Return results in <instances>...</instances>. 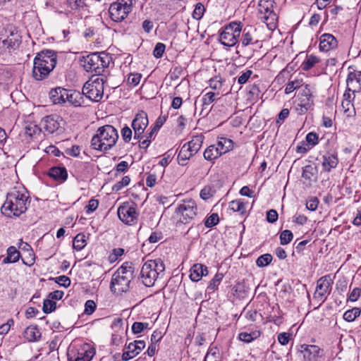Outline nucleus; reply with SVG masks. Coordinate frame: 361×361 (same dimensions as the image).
Segmentation results:
<instances>
[{
    "label": "nucleus",
    "instance_id": "51",
    "mask_svg": "<svg viewBox=\"0 0 361 361\" xmlns=\"http://www.w3.org/2000/svg\"><path fill=\"white\" fill-rule=\"evenodd\" d=\"M56 307L55 301L51 300L49 298L44 301L42 310L45 314H49L53 312Z\"/></svg>",
    "mask_w": 361,
    "mask_h": 361
},
{
    "label": "nucleus",
    "instance_id": "63",
    "mask_svg": "<svg viewBox=\"0 0 361 361\" xmlns=\"http://www.w3.org/2000/svg\"><path fill=\"white\" fill-rule=\"evenodd\" d=\"M55 282L65 288H68L71 285V279L69 277L63 275L54 279Z\"/></svg>",
    "mask_w": 361,
    "mask_h": 361
},
{
    "label": "nucleus",
    "instance_id": "47",
    "mask_svg": "<svg viewBox=\"0 0 361 361\" xmlns=\"http://www.w3.org/2000/svg\"><path fill=\"white\" fill-rule=\"evenodd\" d=\"M279 238L281 245H285L292 241L293 234L290 230H284L281 233Z\"/></svg>",
    "mask_w": 361,
    "mask_h": 361
},
{
    "label": "nucleus",
    "instance_id": "62",
    "mask_svg": "<svg viewBox=\"0 0 361 361\" xmlns=\"http://www.w3.org/2000/svg\"><path fill=\"white\" fill-rule=\"evenodd\" d=\"M306 141L312 147L315 146L319 142V136L316 133L310 132L306 135Z\"/></svg>",
    "mask_w": 361,
    "mask_h": 361
},
{
    "label": "nucleus",
    "instance_id": "26",
    "mask_svg": "<svg viewBox=\"0 0 361 361\" xmlns=\"http://www.w3.org/2000/svg\"><path fill=\"white\" fill-rule=\"evenodd\" d=\"M298 104L295 106V111L298 115L305 114L308 110L314 105V99H310L304 97L298 98Z\"/></svg>",
    "mask_w": 361,
    "mask_h": 361
},
{
    "label": "nucleus",
    "instance_id": "55",
    "mask_svg": "<svg viewBox=\"0 0 361 361\" xmlns=\"http://www.w3.org/2000/svg\"><path fill=\"white\" fill-rule=\"evenodd\" d=\"M219 221V216L216 213L212 214L209 216H208L205 221L204 226L207 228H212L216 226Z\"/></svg>",
    "mask_w": 361,
    "mask_h": 361
},
{
    "label": "nucleus",
    "instance_id": "13",
    "mask_svg": "<svg viewBox=\"0 0 361 361\" xmlns=\"http://www.w3.org/2000/svg\"><path fill=\"white\" fill-rule=\"evenodd\" d=\"M149 124L147 114L143 111H139L135 116L131 123V127L134 132L135 140L143 139V133Z\"/></svg>",
    "mask_w": 361,
    "mask_h": 361
},
{
    "label": "nucleus",
    "instance_id": "21",
    "mask_svg": "<svg viewBox=\"0 0 361 361\" xmlns=\"http://www.w3.org/2000/svg\"><path fill=\"white\" fill-rule=\"evenodd\" d=\"M319 41V50L322 51H329L336 48L338 46L336 38L329 33L322 35Z\"/></svg>",
    "mask_w": 361,
    "mask_h": 361
},
{
    "label": "nucleus",
    "instance_id": "41",
    "mask_svg": "<svg viewBox=\"0 0 361 361\" xmlns=\"http://www.w3.org/2000/svg\"><path fill=\"white\" fill-rule=\"evenodd\" d=\"M302 85V80L295 79L294 80L289 81L286 86L285 93L288 94L294 90L301 87Z\"/></svg>",
    "mask_w": 361,
    "mask_h": 361
},
{
    "label": "nucleus",
    "instance_id": "35",
    "mask_svg": "<svg viewBox=\"0 0 361 361\" xmlns=\"http://www.w3.org/2000/svg\"><path fill=\"white\" fill-rule=\"evenodd\" d=\"M229 209L235 212H239L240 215L246 213L245 203L240 199L235 200L229 202Z\"/></svg>",
    "mask_w": 361,
    "mask_h": 361
},
{
    "label": "nucleus",
    "instance_id": "48",
    "mask_svg": "<svg viewBox=\"0 0 361 361\" xmlns=\"http://www.w3.org/2000/svg\"><path fill=\"white\" fill-rule=\"evenodd\" d=\"M130 182V178L128 176H126L123 177L121 180L118 181L116 183H115L112 186V191L113 192H118L123 188L128 185Z\"/></svg>",
    "mask_w": 361,
    "mask_h": 361
},
{
    "label": "nucleus",
    "instance_id": "34",
    "mask_svg": "<svg viewBox=\"0 0 361 361\" xmlns=\"http://www.w3.org/2000/svg\"><path fill=\"white\" fill-rule=\"evenodd\" d=\"M68 8L73 11H87L86 0H66Z\"/></svg>",
    "mask_w": 361,
    "mask_h": 361
},
{
    "label": "nucleus",
    "instance_id": "33",
    "mask_svg": "<svg viewBox=\"0 0 361 361\" xmlns=\"http://www.w3.org/2000/svg\"><path fill=\"white\" fill-rule=\"evenodd\" d=\"M20 252L14 246H10L7 249V257L3 259L4 264L14 263L19 260Z\"/></svg>",
    "mask_w": 361,
    "mask_h": 361
},
{
    "label": "nucleus",
    "instance_id": "56",
    "mask_svg": "<svg viewBox=\"0 0 361 361\" xmlns=\"http://www.w3.org/2000/svg\"><path fill=\"white\" fill-rule=\"evenodd\" d=\"M141 78L142 75L140 73H130L127 80L128 85L135 87L140 83Z\"/></svg>",
    "mask_w": 361,
    "mask_h": 361
},
{
    "label": "nucleus",
    "instance_id": "36",
    "mask_svg": "<svg viewBox=\"0 0 361 361\" xmlns=\"http://www.w3.org/2000/svg\"><path fill=\"white\" fill-rule=\"evenodd\" d=\"M204 158L207 161H213L219 158L221 155L218 151V147L216 145H212L209 146L204 152Z\"/></svg>",
    "mask_w": 361,
    "mask_h": 361
},
{
    "label": "nucleus",
    "instance_id": "4",
    "mask_svg": "<svg viewBox=\"0 0 361 361\" xmlns=\"http://www.w3.org/2000/svg\"><path fill=\"white\" fill-rule=\"evenodd\" d=\"M164 271L165 264L160 258L148 260L142 267L140 278L145 286L151 287L158 279L164 277Z\"/></svg>",
    "mask_w": 361,
    "mask_h": 361
},
{
    "label": "nucleus",
    "instance_id": "19",
    "mask_svg": "<svg viewBox=\"0 0 361 361\" xmlns=\"http://www.w3.org/2000/svg\"><path fill=\"white\" fill-rule=\"evenodd\" d=\"M59 119V116L56 115H49L43 118L40 125L45 132L52 134L60 127Z\"/></svg>",
    "mask_w": 361,
    "mask_h": 361
},
{
    "label": "nucleus",
    "instance_id": "24",
    "mask_svg": "<svg viewBox=\"0 0 361 361\" xmlns=\"http://www.w3.org/2000/svg\"><path fill=\"white\" fill-rule=\"evenodd\" d=\"M48 175L54 180L63 183L68 178V172L64 166H52L49 169Z\"/></svg>",
    "mask_w": 361,
    "mask_h": 361
},
{
    "label": "nucleus",
    "instance_id": "45",
    "mask_svg": "<svg viewBox=\"0 0 361 361\" xmlns=\"http://www.w3.org/2000/svg\"><path fill=\"white\" fill-rule=\"evenodd\" d=\"M219 94V93H217ZM216 94L212 92H207L202 97V106L203 109H206L212 102L216 99Z\"/></svg>",
    "mask_w": 361,
    "mask_h": 361
},
{
    "label": "nucleus",
    "instance_id": "52",
    "mask_svg": "<svg viewBox=\"0 0 361 361\" xmlns=\"http://www.w3.org/2000/svg\"><path fill=\"white\" fill-rule=\"evenodd\" d=\"M124 254V250L121 247L114 248L109 254L108 259L111 263H114Z\"/></svg>",
    "mask_w": 361,
    "mask_h": 361
},
{
    "label": "nucleus",
    "instance_id": "9",
    "mask_svg": "<svg viewBox=\"0 0 361 361\" xmlns=\"http://www.w3.org/2000/svg\"><path fill=\"white\" fill-rule=\"evenodd\" d=\"M176 214L179 216V222L189 224L197 216V207L192 199L183 200L176 209Z\"/></svg>",
    "mask_w": 361,
    "mask_h": 361
},
{
    "label": "nucleus",
    "instance_id": "32",
    "mask_svg": "<svg viewBox=\"0 0 361 361\" xmlns=\"http://www.w3.org/2000/svg\"><path fill=\"white\" fill-rule=\"evenodd\" d=\"M233 294L239 298H244L246 297L249 288L247 286L245 281L236 283L232 288Z\"/></svg>",
    "mask_w": 361,
    "mask_h": 361
},
{
    "label": "nucleus",
    "instance_id": "17",
    "mask_svg": "<svg viewBox=\"0 0 361 361\" xmlns=\"http://www.w3.org/2000/svg\"><path fill=\"white\" fill-rule=\"evenodd\" d=\"M145 347V343L144 341L139 340L130 343L123 350L122 355L123 360L128 361L133 359L137 356Z\"/></svg>",
    "mask_w": 361,
    "mask_h": 361
},
{
    "label": "nucleus",
    "instance_id": "61",
    "mask_svg": "<svg viewBox=\"0 0 361 361\" xmlns=\"http://www.w3.org/2000/svg\"><path fill=\"white\" fill-rule=\"evenodd\" d=\"M133 131L128 126H125L121 129V135L125 142H129L131 140Z\"/></svg>",
    "mask_w": 361,
    "mask_h": 361
},
{
    "label": "nucleus",
    "instance_id": "25",
    "mask_svg": "<svg viewBox=\"0 0 361 361\" xmlns=\"http://www.w3.org/2000/svg\"><path fill=\"white\" fill-rule=\"evenodd\" d=\"M190 271V278L195 282L199 281L203 276L208 274L207 267L202 264H195Z\"/></svg>",
    "mask_w": 361,
    "mask_h": 361
},
{
    "label": "nucleus",
    "instance_id": "53",
    "mask_svg": "<svg viewBox=\"0 0 361 361\" xmlns=\"http://www.w3.org/2000/svg\"><path fill=\"white\" fill-rule=\"evenodd\" d=\"M314 91V87L310 85H305L304 89L299 94V97H304L310 99H313V92Z\"/></svg>",
    "mask_w": 361,
    "mask_h": 361
},
{
    "label": "nucleus",
    "instance_id": "18",
    "mask_svg": "<svg viewBox=\"0 0 361 361\" xmlns=\"http://www.w3.org/2000/svg\"><path fill=\"white\" fill-rule=\"evenodd\" d=\"M347 90L355 92L361 91V71H350L346 79Z\"/></svg>",
    "mask_w": 361,
    "mask_h": 361
},
{
    "label": "nucleus",
    "instance_id": "28",
    "mask_svg": "<svg viewBox=\"0 0 361 361\" xmlns=\"http://www.w3.org/2000/svg\"><path fill=\"white\" fill-rule=\"evenodd\" d=\"M188 147L186 146V145H183L177 156V161L179 165L180 166H186L188 164V160L194 156L195 154H194L192 152H190V149H188Z\"/></svg>",
    "mask_w": 361,
    "mask_h": 361
},
{
    "label": "nucleus",
    "instance_id": "15",
    "mask_svg": "<svg viewBox=\"0 0 361 361\" xmlns=\"http://www.w3.org/2000/svg\"><path fill=\"white\" fill-rule=\"evenodd\" d=\"M95 353L96 350L92 345L84 343L76 354H68V361H91Z\"/></svg>",
    "mask_w": 361,
    "mask_h": 361
},
{
    "label": "nucleus",
    "instance_id": "30",
    "mask_svg": "<svg viewBox=\"0 0 361 361\" xmlns=\"http://www.w3.org/2000/svg\"><path fill=\"white\" fill-rule=\"evenodd\" d=\"M24 337L28 341H37L41 337V332L36 326H30L24 331Z\"/></svg>",
    "mask_w": 361,
    "mask_h": 361
},
{
    "label": "nucleus",
    "instance_id": "16",
    "mask_svg": "<svg viewBox=\"0 0 361 361\" xmlns=\"http://www.w3.org/2000/svg\"><path fill=\"white\" fill-rule=\"evenodd\" d=\"M323 350L314 345H301L300 353L303 355L302 361H319Z\"/></svg>",
    "mask_w": 361,
    "mask_h": 361
},
{
    "label": "nucleus",
    "instance_id": "58",
    "mask_svg": "<svg viewBox=\"0 0 361 361\" xmlns=\"http://www.w3.org/2000/svg\"><path fill=\"white\" fill-rule=\"evenodd\" d=\"M223 85V81L220 77H214L209 80V87L216 91L221 89Z\"/></svg>",
    "mask_w": 361,
    "mask_h": 361
},
{
    "label": "nucleus",
    "instance_id": "49",
    "mask_svg": "<svg viewBox=\"0 0 361 361\" xmlns=\"http://www.w3.org/2000/svg\"><path fill=\"white\" fill-rule=\"evenodd\" d=\"M41 132V128L34 124H29L25 128V133L26 135L33 137L36 135H39Z\"/></svg>",
    "mask_w": 361,
    "mask_h": 361
},
{
    "label": "nucleus",
    "instance_id": "37",
    "mask_svg": "<svg viewBox=\"0 0 361 361\" xmlns=\"http://www.w3.org/2000/svg\"><path fill=\"white\" fill-rule=\"evenodd\" d=\"M319 61L320 59L317 56L312 54L307 55L306 59L302 63L301 68L303 71H308Z\"/></svg>",
    "mask_w": 361,
    "mask_h": 361
},
{
    "label": "nucleus",
    "instance_id": "12",
    "mask_svg": "<svg viewBox=\"0 0 361 361\" xmlns=\"http://www.w3.org/2000/svg\"><path fill=\"white\" fill-rule=\"evenodd\" d=\"M119 219L127 225H134L137 223L139 213L134 204L123 203L117 211Z\"/></svg>",
    "mask_w": 361,
    "mask_h": 361
},
{
    "label": "nucleus",
    "instance_id": "43",
    "mask_svg": "<svg viewBox=\"0 0 361 361\" xmlns=\"http://www.w3.org/2000/svg\"><path fill=\"white\" fill-rule=\"evenodd\" d=\"M317 173V168L312 165H307L302 168V177L305 180L311 181L312 178Z\"/></svg>",
    "mask_w": 361,
    "mask_h": 361
},
{
    "label": "nucleus",
    "instance_id": "64",
    "mask_svg": "<svg viewBox=\"0 0 361 361\" xmlns=\"http://www.w3.org/2000/svg\"><path fill=\"white\" fill-rule=\"evenodd\" d=\"M95 309H96L95 302L92 300H89L85 304L84 314L90 315L94 312Z\"/></svg>",
    "mask_w": 361,
    "mask_h": 361
},
{
    "label": "nucleus",
    "instance_id": "40",
    "mask_svg": "<svg viewBox=\"0 0 361 361\" xmlns=\"http://www.w3.org/2000/svg\"><path fill=\"white\" fill-rule=\"evenodd\" d=\"M86 237L85 234L80 233L76 235L73 239V249L80 251L86 245Z\"/></svg>",
    "mask_w": 361,
    "mask_h": 361
},
{
    "label": "nucleus",
    "instance_id": "39",
    "mask_svg": "<svg viewBox=\"0 0 361 361\" xmlns=\"http://www.w3.org/2000/svg\"><path fill=\"white\" fill-rule=\"evenodd\" d=\"M2 44L11 51L16 49L19 47L20 41L11 33V36L2 41Z\"/></svg>",
    "mask_w": 361,
    "mask_h": 361
},
{
    "label": "nucleus",
    "instance_id": "8",
    "mask_svg": "<svg viewBox=\"0 0 361 361\" xmlns=\"http://www.w3.org/2000/svg\"><path fill=\"white\" fill-rule=\"evenodd\" d=\"M242 30L241 23L231 22L219 34V42L226 47H232L238 42Z\"/></svg>",
    "mask_w": 361,
    "mask_h": 361
},
{
    "label": "nucleus",
    "instance_id": "50",
    "mask_svg": "<svg viewBox=\"0 0 361 361\" xmlns=\"http://www.w3.org/2000/svg\"><path fill=\"white\" fill-rule=\"evenodd\" d=\"M204 11L205 8L204 5L200 2L197 3L192 12L193 18L200 20L203 17Z\"/></svg>",
    "mask_w": 361,
    "mask_h": 361
},
{
    "label": "nucleus",
    "instance_id": "5",
    "mask_svg": "<svg viewBox=\"0 0 361 361\" xmlns=\"http://www.w3.org/2000/svg\"><path fill=\"white\" fill-rule=\"evenodd\" d=\"M241 32L237 46V49L239 50L237 52L241 51L244 54V57L249 59L252 56L255 49H251L248 50V47H261L260 40L259 39L256 28L252 25H247L243 29L242 28Z\"/></svg>",
    "mask_w": 361,
    "mask_h": 361
},
{
    "label": "nucleus",
    "instance_id": "38",
    "mask_svg": "<svg viewBox=\"0 0 361 361\" xmlns=\"http://www.w3.org/2000/svg\"><path fill=\"white\" fill-rule=\"evenodd\" d=\"M166 120V118L165 116H159L157 119L154 126L151 127L150 131L146 133V135H147V137L149 139H154L155 135L157 133V132L159 130V129L164 125Z\"/></svg>",
    "mask_w": 361,
    "mask_h": 361
},
{
    "label": "nucleus",
    "instance_id": "46",
    "mask_svg": "<svg viewBox=\"0 0 361 361\" xmlns=\"http://www.w3.org/2000/svg\"><path fill=\"white\" fill-rule=\"evenodd\" d=\"M259 335V331H254L252 333L242 332L239 334L238 338L240 341H243L245 343H250L255 338H257Z\"/></svg>",
    "mask_w": 361,
    "mask_h": 361
},
{
    "label": "nucleus",
    "instance_id": "29",
    "mask_svg": "<svg viewBox=\"0 0 361 361\" xmlns=\"http://www.w3.org/2000/svg\"><path fill=\"white\" fill-rule=\"evenodd\" d=\"M214 145L218 147L219 152L222 155L233 148V142L231 139L221 137Z\"/></svg>",
    "mask_w": 361,
    "mask_h": 361
},
{
    "label": "nucleus",
    "instance_id": "11",
    "mask_svg": "<svg viewBox=\"0 0 361 361\" xmlns=\"http://www.w3.org/2000/svg\"><path fill=\"white\" fill-rule=\"evenodd\" d=\"M333 283L334 279L330 274L320 277L317 281L314 299L320 303L324 302L331 293Z\"/></svg>",
    "mask_w": 361,
    "mask_h": 361
},
{
    "label": "nucleus",
    "instance_id": "60",
    "mask_svg": "<svg viewBox=\"0 0 361 361\" xmlns=\"http://www.w3.org/2000/svg\"><path fill=\"white\" fill-rule=\"evenodd\" d=\"M166 49V46L164 44L159 42L156 44L154 51H153V55L156 59H159L162 57L164 51Z\"/></svg>",
    "mask_w": 361,
    "mask_h": 361
},
{
    "label": "nucleus",
    "instance_id": "20",
    "mask_svg": "<svg viewBox=\"0 0 361 361\" xmlns=\"http://www.w3.org/2000/svg\"><path fill=\"white\" fill-rule=\"evenodd\" d=\"M63 97L65 103H68L75 107L80 106L84 103V97L82 93L78 91L73 90L65 89V93Z\"/></svg>",
    "mask_w": 361,
    "mask_h": 361
},
{
    "label": "nucleus",
    "instance_id": "59",
    "mask_svg": "<svg viewBox=\"0 0 361 361\" xmlns=\"http://www.w3.org/2000/svg\"><path fill=\"white\" fill-rule=\"evenodd\" d=\"M214 190L210 186H206L200 191V196L204 200H207L214 195Z\"/></svg>",
    "mask_w": 361,
    "mask_h": 361
},
{
    "label": "nucleus",
    "instance_id": "14",
    "mask_svg": "<svg viewBox=\"0 0 361 361\" xmlns=\"http://www.w3.org/2000/svg\"><path fill=\"white\" fill-rule=\"evenodd\" d=\"M56 52L54 50H42L37 54L34 59V62L39 63L40 65L48 67L54 70L56 65Z\"/></svg>",
    "mask_w": 361,
    "mask_h": 361
},
{
    "label": "nucleus",
    "instance_id": "44",
    "mask_svg": "<svg viewBox=\"0 0 361 361\" xmlns=\"http://www.w3.org/2000/svg\"><path fill=\"white\" fill-rule=\"evenodd\" d=\"M223 278L224 274L222 273H216L214 278L210 281L207 286V289L212 291L216 290L223 280Z\"/></svg>",
    "mask_w": 361,
    "mask_h": 361
},
{
    "label": "nucleus",
    "instance_id": "10",
    "mask_svg": "<svg viewBox=\"0 0 361 361\" xmlns=\"http://www.w3.org/2000/svg\"><path fill=\"white\" fill-rule=\"evenodd\" d=\"M132 11L131 0H117L111 4L109 13L114 22L123 21Z\"/></svg>",
    "mask_w": 361,
    "mask_h": 361
},
{
    "label": "nucleus",
    "instance_id": "3",
    "mask_svg": "<svg viewBox=\"0 0 361 361\" xmlns=\"http://www.w3.org/2000/svg\"><path fill=\"white\" fill-rule=\"evenodd\" d=\"M118 139L117 130L111 125H105L97 129L90 146L93 149L106 152L116 145Z\"/></svg>",
    "mask_w": 361,
    "mask_h": 361
},
{
    "label": "nucleus",
    "instance_id": "54",
    "mask_svg": "<svg viewBox=\"0 0 361 361\" xmlns=\"http://www.w3.org/2000/svg\"><path fill=\"white\" fill-rule=\"evenodd\" d=\"M261 90L258 85L254 84L250 87L248 94L250 95V99L257 100L260 97Z\"/></svg>",
    "mask_w": 361,
    "mask_h": 361
},
{
    "label": "nucleus",
    "instance_id": "31",
    "mask_svg": "<svg viewBox=\"0 0 361 361\" xmlns=\"http://www.w3.org/2000/svg\"><path fill=\"white\" fill-rule=\"evenodd\" d=\"M65 89L62 87H56L52 89L49 92V97L54 104H65V100L63 97H64Z\"/></svg>",
    "mask_w": 361,
    "mask_h": 361
},
{
    "label": "nucleus",
    "instance_id": "6",
    "mask_svg": "<svg viewBox=\"0 0 361 361\" xmlns=\"http://www.w3.org/2000/svg\"><path fill=\"white\" fill-rule=\"evenodd\" d=\"M111 56L104 52L92 53L80 59L81 65L87 72L94 73L97 76L109 65Z\"/></svg>",
    "mask_w": 361,
    "mask_h": 361
},
{
    "label": "nucleus",
    "instance_id": "42",
    "mask_svg": "<svg viewBox=\"0 0 361 361\" xmlns=\"http://www.w3.org/2000/svg\"><path fill=\"white\" fill-rule=\"evenodd\" d=\"M273 257L271 254L267 253L260 255L256 260V265L259 267L268 266L272 261Z\"/></svg>",
    "mask_w": 361,
    "mask_h": 361
},
{
    "label": "nucleus",
    "instance_id": "27",
    "mask_svg": "<svg viewBox=\"0 0 361 361\" xmlns=\"http://www.w3.org/2000/svg\"><path fill=\"white\" fill-rule=\"evenodd\" d=\"M204 139V137L202 134L195 135L192 137L191 140L185 143V145H186V146L188 147V149H190V152H192L196 154L200 149Z\"/></svg>",
    "mask_w": 361,
    "mask_h": 361
},
{
    "label": "nucleus",
    "instance_id": "22",
    "mask_svg": "<svg viewBox=\"0 0 361 361\" xmlns=\"http://www.w3.org/2000/svg\"><path fill=\"white\" fill-rule=\"evenodd\" d=\"M338 164L337 153L326 152L322 157V168L325 172H330L332 169H335Z\"/></svg>",
    "mask_w": 361,
    "mask_h": 361
},
{
    "label": "nucleus",
    "instance_id": "23",
    "mask_svg": "<svg viewBox=\"0 0 361 361\" xmlns=\"http://www.w3.org/2000/svg\"><path fill=\"white\" fill-rule=\"evenodd\" d=\"M53 70L49 66L44 67L39 63L33 62L32 77L35 80L40 81L46 79Z\"/></svg>",
    "mask_w": 361,
    "mask_h": 361
},
{
    "label": "nucleus",
    "instance_id": "1",
    "mask_svg": "<svg viewBox=\"0 0 361 361\" xmlns=\"http://www.w3.org/2000/svg\"><path fill=\"white\" fill-rule=\"evenodd\" d=\"M29 198L25 190L13 189L7 193L6 201L1 208V213L10 218L20 216L27 211Z\"/></svg>",
    "mask_w": 361,
    "mask_h": 361
},
{
    "label": "nucleus",
    "instance_id": "7",
    "mask_svg": "<svg viewBox=\"0 0 361 361\" xmlns=\"http://www.w3.org/2000/svg\"><path fill=\"white\" fill-rule=\"evenodd\" d=\"M106 81V78L103 75L92 76L83 85L82 94L92 102H99L104 96V84Z\"/></svg>",
    "mask_w": 361,
    "mask_h": 361
},
{
    "label": "nucleus",
    "instance_id": "57",
    "mask_svg": "<svg viewBox=\"0 0 361 361\" xmlns=\"http://www.w3.org/2000/svg\"><path fill=\"white\" fill-rule=\"evenodd\" d=\"M123 325V321L121 318L118 317L117 319H116L112 324V328L114 332L125 333L126 331V329H124Z\"/></svg>",
    "mask_w": 361,
    "mask_h": 361
},
{
    "label": "nucleus",
    "instance_id": "2",
    "mask_svg": "<svg viewBox=\"0 0 361 361\" xmlns=\"http://www.w3.org/2000/svg\"><path fill=\"white\" fill-rule=\"evenodd\" d=\"M134 267L130 262H124L112 275L110 289L118 295L126 293L130 289L131 281L133 279Z\"/></svg>",
    "mask_w": 361,
    "mask_h": 361
}]
</instances>
